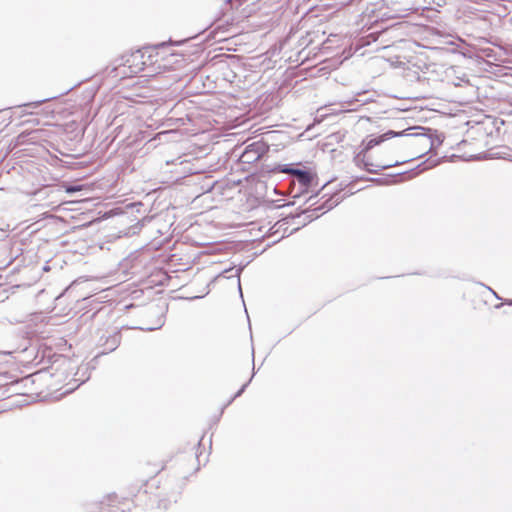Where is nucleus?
Masks as SVG:
<instances>
[{
  "instance_id": "obj_4",
  "label": "nucleus",
  "mask_w": 512,
  "mask_h": 512,
  "mask_svg": "<svg viewBox=\"0 0 512 512\" xmlns=\"http://www.w3.org/2000/svg\"><path fill=\"white\" fill-rule=\"evenodd\" d=\"M114 502H117V497L109 495L106 498V500L102 502V510H103V512H110V510L107 509V508L113 506Z\"/></svg>"
},
{
  "instance_id": "obj_5",
  "label": "nucleus",
  "mask_w": 512,
  "mask_h": 512,
  "mask_svg": "<svg viewBox=\"0 0 512 512\" xmlns=\"http://www.w3.org/2000/svg\"><path fill=\"white\" fill-rule=\"evenodd\" d=\"M71 373H68L66 370H61L59 372V383H63L65 382L69 377H70Z\"/></svg>"
},
{
  "instance_id": "obj_1",
  "label": "nucleus",
  "mask_w": 512,
  "mask_h": 512,
  "mask_svg": "<svg viewBox=\"0 0 512 512\" xmlns=\"http://www.w3.org/2000/svg\"><path fill=\"white\" fill-rule=\"evenodd\" d=\"M370 141L367 148L358 155V160L370 173H378L385 169L395 167L416 158L415 155H398L392 146H381L379 142Z\"/></svg>"
},
{
  "instance_id": "obj_2",
  "label": "nucleus",
  "mask_w": 512,
  "mask_h": 512,
  "mask_svg": "<svg viewBox=\"0 0 512 512\" xmlns=\"http://www.w3.org/2000/svg\"><path fill=\"white\" fill-rule=\"evenodd\" d=\"M144 55L142 53L135 52L132 53L126 60V63L128 64V67L130 69V72L133 74H137L144 69Z\"/></svg>"
},
{
  "instance_id": "obj_6",
  "label": "nucleus",
  "mask_w": 512,
  "mask_h": 512,
  "mask_svg": "<svg viewBox=\"0 0 512 512\" xmlns=\"http://www.w3.org/2000/svg\"><path fill=\"white\" fill-rule=\"evenodd\" d=\"M82 189L81 186H67L65 187V190L66 192L68 193H72V192H76V191H80Z\"/></svg>"
},
{
  "instance_id": "obj_3",
  "label": "nucleus",
  "mask_w": 512,
  "mask_h": 512,
  "mask_svg": "<svg viewBox=\"0 0 512 512\" xmlns=\"http://www.w3.org/2000/svg\"><path fill=\"white\" fill-rule=\"evenodd\" d=\"M285 172H288L292 175H295L298 179V181L304 185H308L311 182V173L307 171H302L298 169H289L285 170Z\"/></svg>"
},
{
  "instance_id": "obj_7",
  "label": "nucleus",
  "mask_w": 512,
  "mask_h": 512,
  "mask_svg": "<svg viewBox=\"0 0 512 512\" xmlns=\"http://www.w3.org/2000/svg\"><path fill=\"white\" fill-rule=\"evenodd\" d=\"M67 362V359H63V364H66Z\"/></svg>"
}]
</instances>
